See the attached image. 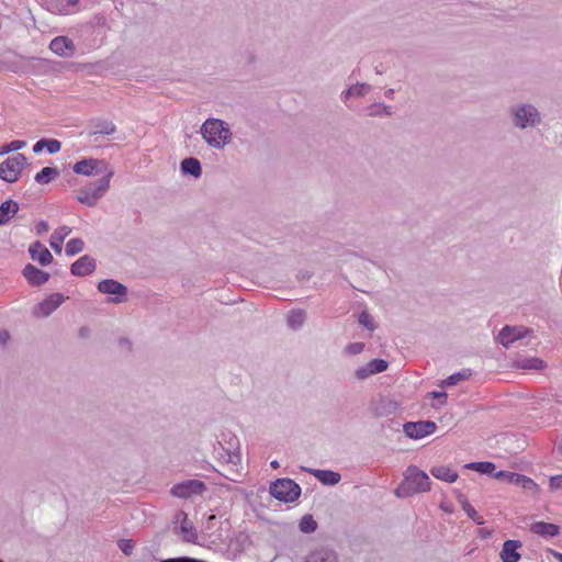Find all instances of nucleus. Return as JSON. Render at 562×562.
Listing matches in <instances>:
<instances>
[{"label":"nucleus","mask_w":562,"mask_h":562,"mask_svg":"<svg viewBox=\"0 0 562 562\" xmlns=\"http://www.w3.org/2000/svg\"><path fill=\"white\" fill-rule=\"evenodd\" d=\"M228 443L232 449H226L225 445L221 441L215 451L221 462V470H217L224 477L232 482H238L241 476V456L239 451V441L237 437L229 436Z\"/></svg>","instance_id":"obj_1"},{"label":"nucleus","mask_w":562,"mask_h":562,"mask_svg":"<svg viewBox=\"0 0 562 562\" xmlns=\"http://www.w3.org/2000/svg\"><path fill=\"white\" fill-rule=\"evenodd\" d=\"M510 125L518 131L536 130L542 124V114L530 102H515L507 108Z\"/></svg>","instance_id":"obj_2"},{"label":"nucleus","mask_w":562,"mask_h":562,"mask_svg":"<svg viewBox=\"0 0 562 562\" xmlns=\"http://www.w3.org/2000/svg\"><path fill=\"white\" fill-rule=\"evenodd\" d=\"M200 133L206 144L215 149H223L232 142L233 137L229 125L225 121L214 117L203 122Z\"/></svg>","instance_id":"obj_3"},{"label":"nucleus","mask_w":562,"mask_h":562,"mask_svg":"<svg viewBox=\"0 0 562 562\" xmlns=\"http://www.w3.org/2000/svg\"><path fill=\"white\" fill-rule=\"evenodd\" d=\"M429 490V476L416 465H409L404 473L403 482L395 488L394 493L397 497L406 498Z\"/></svg>","instance_id":"obj_4"},{"label":"nucleus","mask_w":562,"mask_h":562,"mask_svg":"<svg viewBox=\"0 0 562 562\" xmlns=\"http://www.w3.org/2000/svg\"><path fill=\"white\" fill-rule=\"evenodd\" d=\"M113 175L114 171H109L106 176H102L101 179L98 180L94 187L82 188L77 195V200L89 207L95 206L98 201L109 190Z\"/></svg>","instance_id":"obj_5"},{"label":"nucleus","mask_w":562,"mask_h":562,"mask_svg":"<svg viewBox=\"0 0 562 562\" xmlns=\"http://www.w3.org/2000/svg\"><path fill=\"white\" fill-rule=\"evenodd\" d=\"M269 492L280 502L292 503L300 497L301 487L291 479H278L271 483Z\"/></svg>","instance_id":"obj_6"},{"label":"nucleus","mask_w":562,"mask_h":562,"mask_svg":"<svg viewBox=\"0 0 562 562\" xmlns=\"http://www.w3.org/2000/svg\"><path fill=\"white\" fill-rule=\"evenodd\" d=\"M25 166L26 157L23 154L7 158L0 164V179L9 183L18 181Z\"/></svg>","instance_id":"obj_7"},{"label":"nucleus","mask_w":562,"mask_h":562,"mask_svg":"<svg viewBox=\"0 0 562 562\" xmlns=\"http://www.w3.org/2000/svg\"><path fill=\"white\" fill-rule=\"evenodd\" d=\"M205 491L206 485L204 482L192 479L175 484L170 490V494L177 498L189 499L202 495Z\"/></svg>","instance_id":"obj_8"},{"label":"nucleus","mask_w":562,"mask_h":562,"mask_svg":"<svg viewBox=\"0 0 562 562\" xmlns=\"http://www.w3.org/2000/svg\"><path fill=\"white\" fill-rule=\"evenodd\" d=\"M74 172L83 176H106V172L113 171L108 162L101 159L88 158L82 159L74 165Z\"/></svg>","instance_id":"obj_9"},{"label":"nucleus","mask_w":562,"mask_h":562,"mask_svg":"<svg viewBox=\"0 0 562 562\" xmlns=\"http://www.w3.org/2000/svg\"><path fill=\"white\" fill-rule=\"evenodd\" d=\"M404 432L412 439H422L436 431L437 425L431 420L408 422L403 426Z\"/></svg>","instance_id":"obj_10"},{"label":"nucleus","mask_w":562,"mask_h":562,"mask_svg":"<svg viewBox=\"0 0 562 562\" xmlns=\"http://www.w3.org/2000/svg\"><path fill=\"white\" fill-rule=\"evenodd\" d=\"M532 330L522 326H505L497 335V341L508 348L517 340H521L531 334Z\"/></svg>","instance_id":"obj_11"},{"label":"nucleus","mask_w":562,"mask_h":562,"mask_svg":"<svg viewBox=\"0 0 562 562\" xmlns=\"http://www.w3.org/2000/svg\"><path fill=\"white\" fill-rule=\"evenodd\" d=\"M98 290L104 294L115 295L111 301L113 303H121L125 301L127 295V288L113 279H104L98 283Z\"/></svg>","instance_id":"obj_12"},{"label":"nucleus","mask_w":562,"mask_h":562,"mask_svg":"<svg viewBox=\"0 0 562 562\" xmlns=\"http://www.w3.org/2000/svg\"><path fill=\"white\" fill-rule=\"evenodd\" d=\"M65 296L60 293H53L45 300L35 305L33 314L36 317H48L65 301Z\"/></svg>","instance_id":"obj_13"},{"label":"nucleus","mask_w":562,"mask_h":562,"mask_svg":"<svg viewBox=\"0 0 562 562\" xmlns=\"http://www.w3.org/2000/svg\"><path fill=\"white\" fill-rule=\"evenodd\" d=\"M389 367V363L383 359H373L369 361L367 364L359 367L355 371V376L357 380H366L373 374L384 372Z\"/></svg>","instance_id":"obj_14"},{"label":"nucleus","mask_w":562,"mask_h":562,"mask_svg":"<svg viewBox=\"0 0 562 562\" xmlns=\"http://www.w3.org/2000/svg\"><path fill=\"white\" fill-rule=\"evenodd\" d=\"M49 49L56 55L68 58L74 56L76 47L74 42L67 36H57L49 43Z\"/></svg>","instance_id":"obj_15"},{"label":"nucleus","mask_w":562,"mask_h":562,"mask_svg":"<svg viewBox=\"0 0 562 562\" xmlns=\"http://www.w3.org/2000/svg\"><path fill=\"white\" fill-rule=\"evenodd\" d=\"M116 132V125L109 120L98 119L91 121L90 131L88 132L89 137H94V142L98 140V135H113Z\"/></svg>","instance_id":"obj_16"},{"label":"nucleus","mask_w":562,"mask_h":562,"mask_svg":"<svg viewBox=\"0 0 562 562\" xmlns=\"http://www.w3.org/2000/svg\"><path fill=\"white\" fill-rule=\"evenodd\" d=\"M23 277L26 279L30 285L41 286L49 280V273L45 272L32 263H27L22 270Z\"/></svg>","instance_id":"obj_17"},{"label":"nucleus","mask_w":562,"mask_h":562,"mask_svg":"<svg viewBox=\"0 0 562 562\" xmlns=\"http://www.w3.org/2000/svg\"><path fill=\"white\" fill-rule=\"evenodd\" d=\"M29 254L31 259L37 261L41 266H47L53 261L50 251L38 240L30 245Z\"/></svg>","instance_id":"obj_18"},{"label":"nucleus","mask_w":562,"mask_h":562,"mask_svg":"<svg viewBox=\"0 0 562 562\" xmlns=\"http://www.w3.org/2000/svg\"><path fill=\"white\" fill-rule=\"evenodd\" d=\"M95 260L85 255L71 265L70 272L76 277H85L91 274L95 270Z\"/></svg>","instance_id":"obj_19"},{"label":"nucleus","mask_w":562,"mask_h":562,"mask_svg":"<svg viewBox=\"0 0 562 562\" xmlns=\"http://www.w3.org/2000/svg\"><path fill=\"white\" fill-rule=\"evenodd\" d=\"M519 540H506L499 553L502 562H518L521 558L518 549L521 548Z\"/></svg>","instance_id":"obj_20"},{"label":"nucleus","mask_w":562,"mask_h":562,"mask_svg":"<svg viewBox=\"0 0 562 562\" xmlns=\"http://www.w3.org/2000/svg\"><path fill=\"white\" fill-rule=\"evenodd\" d=\"M398 409V403L390 397H381L373 404L372 411L375 416L386 417L393 415Z\"/></svg>","instance_id":"obj_21"},{"label":"nucleus","mask_w":562,"mask_h":562,"mask_svg":"<svg viewBox=\"0 0 562 562\" xmlns=\"http://www.w3.org/2000/svg\"><path fill=\"white\" fill-rule=\"evenodd\" d=\"M302 470L314 475L324 485H336L341 480V475L331 470H317L310 468H302Z\"/></svg>","instance_id":"obj_22"},{"label":"nucleus","mask_w":562,"mask_h":562,"mask_svg":"<svg viewBox=\"0 0 562 562\" xmlns=\"http://www.w3.org/2000/svg\"><path fill=\"white\" fill-rule=\"evenodd\" d=\"M305 562H338V555L333 549L319 547L308 553Z\"/></svg>","instance_id":"obj_23"},{"label":"nucleus","mask_w":562,"mask_h":562,"mask_svg":"<svg viewBox=\"0 0 562 562\" xmlns=\"http://www.w3.org/2000/svg\"><path fill=\"white\" fill-rule=\"evenodd\" d=\"M370 90H371V86L370 85L364 83V82H358V83L349 87L347 90L342 91L341 100L344 101V103H347V101L350 98H362Z\"/></svg>","instance_id":"obj_24"},{"label":"nucleus","mask_w":562,"mask_h":562,"mask_svg":"<svg viewBox=\"0 0 562 562\" xmlns=\"http://www.w3.org/2000/svg\"><path fill=\"white\" fill-rule=\"evenodd\" d=\"M531 531L542 537H555L560 533V527L551 522L538 521L531 525Z\"/></svg>","instance_id":"obj_25"},{"label":"nucleus","mask_w":562,"mask_h":562,"mask_svg":"<svg viewBox=\"0 0 562 562\" xmlns=\"http://www.w3.org/2000/svg\"><path fill=\"white\" fill-rule=\"evenodd\" d=\"M19 211L18 202L9 199L0 205V225L7 224Z\"/></svg>","instance_id":"obj_26"},{"label":"nucleus","mask_w":562,"mask_h":562,"mask_svg":"<svg viewBox=\"0 0 562 562\" xmlns=\"http://www.w3.org/2000/svg\"><path fill=\"white\" fill-rule=\"evenodd\" d=\"M430 473L438 480L446 481L449 483H453L458 479V473L453 471L450 467L446 465H437L432 467Z\"/></svg>","instance_id":"obj_27"},{"label":"nucleus","mask_w":562,"mask_h":562,"mask_svg":"<svg viewBox=\"0 0 562 562\" xmlns=\"http://www.w3.org/2000/svg\"><path fill=\"white\" fill-rule=\"evenodd\" d=\"M181 171L184 175H191L194 178H199L202 173V167L199 159L189 157L184 158L180 165Z\"/></svg>","instance_id":"obj_28"},{"label":"nucleus","mask_w":562,"mask_h":562,"mask_svg":"<svg viewBox=\"0 0 562 562\" xmlns=\"http://www.w3.org/2000/svg\"><path fill=\"white\" fill-rule=\"evenodd\" d=\"M457 499L470 519H472L477 525L484 524L483 518L477 514L474 507L471 506L465 495L458 493Z\"/></svg>","instance_id":"obj_29"},{"label":"nucleus","mask_w":562,"mask_h":562,"mask_svg":"<svg viewBox=\"0 0 562 562\" xmlns=\"http://www.w3.org/2000/svg\"><path fill=\"white\" fill-rule=\"evenodd\" d=\"M61 144L57 139L42 138L33 146V151L40 154L43 149H47L49 154H56L60 150Z\"/></svg>","instance_id":"obj_30"},{"label":"nucleus","mask_w":562,"mask_h":562,"mask_svg":"<svg viewBox=\"0 0 562 562\" xmlns=\"http://www.w3.org/2000/svg\"><path fill=\"white\" fill-rule=\"evenodd\" d=\"M305 319H306L305 311L297 308V310H292L289 312L288 317H286V323L291 329L296 330V329H300L304 325Z\"/></svg>","instance_id":"obj_31"},{"label":"nucleus","mask_w":562,"mask_h":562,"mask_svg":"<svg viewBox=\"0 0 562 562\" xmlns=\"http://www.w3.org/2000/svg\"><path fill=\"white\" fill-rule=\"evenodd\" d=\"M70 232L71 231L69 227L61 226L52 234L49 245L56 252L61 251V245L64 243V239L68 234H70Z\"/></svg>","instance_id":"obj_32"},{"label":"nucleus","mask_w":562,"mask_h":562,"mask_svg":"<svg viewBox=\"0 0 562 562\" xmlns=\"http://www.w3.org/2000/svg\"><path fill=\"white\" fill-rule=\"evenodd\" d=\"M179 517H182L180 531L187 541H193L196 538V531L192 522L189 520L188 515L183 510H179Z\"/></svg>","instance_id":"obj_33"},{"label":"nucleus","mask_w":562,"mask_h":562,"mask_svg":"<svg viewBox=\"0 0 562 562\" xmlns=\"http://www.w3.org/2000/svg\"><path fill=\"white\" fill-rule=\"evenodd\" d=\"M59 176V171L54 167H44L35 175L34 180L40 184H47Z\"/></svg>","instance_id":"obj_34"},{"label":"nucleus","mask_w":562,"mask_h":562,"mask_svg":"<svg viewBox=\"0 0 562 562\" xmlns=\"http://www.w3.org/2000/svg\"><path fill=\"white\" fill-rule=\"evenodd\" d=\"M470 376H471V370H469V369L462 370V371L453 373V374L449 375L447 379H445L441 382V386L446 387V386L456 385L460 381L468 380Z\"/></svg>","instance_id":"obj_35"},{"label":"nucleus","mask_w":562,"mask_h":562,"mask_svg":"<svg viewBox=\"0 0 562 562\" xmlns=\"http://www.w3.org/2000/svg\"><path fill=\"white\" fill-rule=\"evenodd\" d=\"M465 468L477 471L482 474H493L495 470V464L490 461H481L468 463Z\"/></svg>","instance_id":"obj_36"},{"label":"nucleus","mask_w":562,"mask_h":562,"mask_svg":"<svg viewBox=\"0 0 562 562\" xmlns=\"http://www.w3.org/2000/svg\"><path fill=\"white\" fill-rule=\"evenodd\" d=\"M521 475L522 474H518V473H514V472H509V471H498V472L493 474V476L496 480H503V481H506V482H508L510 484H514V485H519L520 484V481L522 480Z\"/></svg>","instance_id":"obj_37"},{"label":"nucleus","mask_w":562,"mask_h":562,"mask_svg":"<svg viewBox=\"0 0 562 562\" xmlns=\"http://www.w3.org/2000/svg\"><path fill=\"white\" fill-rule=\"evenodd\" d=\"M299 527L302 532L311 533L317 529V522L312 515H304L300 520Z\"/></svg>","instance_id":"obj_38"},{"label":"nucleus","mask_w":562,"mask_h":562,"mask_svg":"<svg viewBox=\"0 0 562 562\" xmlns=\"http://www.w3.org/2000/svg\"><path fill=\"white\" fill-rule=\"evenodd\" d=\"M83 241L80 238H72L70 239L66 245V255L67 256H75L82 251L83 249Z\"/></svg>","instance_id":"obj_39"},{"label":"nucleus","mask_w":562,"mask_h":562,"mask_svg":"<svg viewBox=\"0 0 562 562\" xmlns=\"http://www.w3.org/2000/svg\"><path fill=\"white\" fill-rule=\"evenodd\" d=\"M358 322L361 326L367 328L370 331H373L376 328V325L372 318V316L367 312L362 311L359 315Z\"/></svg>","instance_id":"obj_40"},{"label":"nucleus","mask_w":562,"mask_h":562,"mask_svg":"<svg viewBox=\"0 0 562 562\" xmlns=\"http://www.w3.org/2000/svg\"><path fill=\"white\" fill-rule=\"evenodd\" d=\"M544 367V362L539 358H529L524 359L519 362V368L521 369H542Z\"/></svg>","instance_id":"obj_41"},{"label":"nucleus","mask_w":562,"mask_h":562,"mask_svg":"<svg viewBox=\"0 0 562 562\" xmlns=\"http://www.w3.org/2000/svg\"><path fill=\"white\" fill-rule=\"evenodd\" d=\"M364 344L363 342H351L345 347V352L350 356L359 355L363 351Z\"/></svg>","instance_id":"obj_42"},{"label":"nucleus","mask_w":562,"mask_h":562,"mask_svg":"<svg viewBox=\"0 0 562 562\" xmlns=\"http://www.w3.org/2000/svg\"><path fill=\"white\" fill-rule=\"evenodd\" d=\"M25 145L23 140H12L10 144L5 145L0 154H7L9 151H15L21 149Z\"/></svg>","instance_id":"obj_43"},{"label":"nucleus","mask_w":562,"mask_h":562,"mask_svg":"<svg viewBox=\"0 0 562 562\" xmlns=\"http://www.w3.org/2000/svg\"><path fill=\"white\" fill-rule=\"evenodd\" d=\"M119 547L123 551L124 554L131 555L133 552L134 544L131 540H121L119 542Z\"/></svg>","instance_id":"obj_44"},{"label":"nucleus","mask_w":562,"mask_h":562,"mask_svg":"<svg viewBox=\"0 0 562 562\" xmlns=\"http://www.w3.org/2000/svg\"><path fill=\"white\" fill-rule=\"evenodd\" d=\"M521 481H520V484L522 486V488L527 490V491H535L537 488V484L529 477L525 476V475H521Z\"/></svg>","instance_id":"obj_45"},{"label":"nucleus","mask_w":562,"mask_h":562,"mask_svg":"<svg viewBox=\"0 0 562 562\" xmlns=\"http://www.w3.org/2000/svg\"><path fill=\"white\" fill-rule=\"evenodd\" d=\"M48 228H49V226L46 221H40L35 225L36 235H38V236L43 235L44 233H46L48 231Z\"/></svg>","instance_id":"obj_46"},{"label":"nucleus","mask_w":562,"mask_h":562,"mask_svg":"<svg viewBox=\"0 0 562 562\" xmlns=\"http://www.w3.org/2000/svg\"><path fill=\"white\" fill-rule=\"evenodd\" d=\"M244 59L246 64L252 65L257 61V56L254 52L247 50L244 53Z\"/></svg>","instance_id":"obj_47"},{"label":"nucleus","mask_w":562,"mask_h":562,"mask_svg":"<svg viewBox=\"0 0 562 562\" xmlns=\"http://www.w3.org/2000/svg\"><path fill=\"white\" fill-rule=\"evenodd\" d=\"M10 333L5 329L0 330V346L4 347L10 340Z\"/></svg>","instance_id":"obj_48"},{"label":"nucleus","mask_w":562,"mask_h":562,"mask_svg":"<svg viewBox=\"0 0 562 562\" xmlns=\"http://www.w3.org/2000/svg\"><path fill=\"white\" fill-rule=\"evenodd\" d=\"M550 485L553 488H560L562 487V474L555 475L550 479Z\"/></svg>","instance_id":"obj_49"},{"label":"nucleus","mask_w":562,"mask_h":562,"mask_svg":"<svg viewBox=\"0 0 562 562\" xmlns=\"http://www.w3.org/2000/svg\"><path fill=\"white\" fill-rule=\"evenodd\" d=\"M374 108H381L382 109V113L385 114V115H392V108L390 105H385V104H382V103H376L373 105Z\"/></svg>","instance_id":"obj_50"},{"label":"nucleus","mask_w":562,"mask_h":562,"mask_svg":"<svg viewBox=\"0 0 562 562\" xmlns=\"http://www.w3.org/2000/svg\"><path fill=\"white\" fill-rule=\"evenodd\" d=\"M78 336L82 339H86L90 336V328L87 326H82L78 330Z\"/></svg>","instance_id":"obj_51"},{"label":"nucleus","mask_w":562,"mask_h":562,"mask_svg":"<svg viewBox=\"0 0 562 562\" xmlns=\"http://www.w3.org/2000/svg\"><path fill=\"white\" fill-rule=\"evenodd\" d=\"M430 395L435 398H440L441 404H445L446 398H447V394L445 392L434 391L430 393Z\"/></svg>","instance_id":"obj_52"},{"label":"nucleus","mask_w":562,"mask_h":562,"mask_svg":"<svg viewBox=\"0 0 562 562\" xmlns=\"http://www.w3.org/2000/svg\"><path fill=\"white\" fill-rule=\"evenodd\" d=\"M119 342H120L121 346H124V347H126L128 349H131V347H132V342L127 338H121L119 340Z\"/></svg>","instance_id":"obj_53"},{"label":"nucleus","mask_w":562,"mask_h":562,"mask_svg":"<svg viewBox=\"0 0 562 562\" xmlns=\"http://www.w3.org/2000/svg\"><path fill=\"white\" fill-rule=\"evenodd\" d=\"M550 553L560 562H562V553L561 552H558V551H554V550H550Z\"/></svg>","instance_id":"obj_54"},{"label":"nucleus","mask_w":562,"mask_h":562,"mask_svg":"<svg viewBox=\"0 0 562 562\" xmlns=\"http://www.w3.org/2000/svg\"><path fill=\"white\" fill-rule=\"evenodd\" d=\"M394 94V89L390 88L385 91V97L392 99Z\"/></svg>","instance_id":"obj_55"},{"label":"nucleus","mask_w":562,"mask_h":562,"mask_svg":"<svg viewBox=\"0 0 562 562\" xmlns=\"http://www.w3.org/2000/svg\"><path fill=\"white\" fill-rule=\"evenodd\" d=\"M270 465L273 468V469H278L279 468V462L277 460L272 461L270 463Z\"/></svg>","instance_id":"obj_56"},{"label":"nucleus","mask_w":562,"mask_h":562,"mask_svg":"<svg viewBox=\"0 0 562 562\" xmlns=\"http://www.w3.org/2000/svg\"><path fill=\"white\" fill-rule=\"evenodd\" d=\"M176 520L181 524L182 517H179V512L175 516Z\"/></svg>","instance_id":"obj_57"},{"label":"nucleus","mask_w":562,"mask_h":562,"mask_svg":"<svg viewBox=\"0 0 562 562\" xmlns=\"http://www.w3.org/2000/svg\"><path fill=\"white\" fill-rule=\"evenodd\" d=\"M161 562H179L177 559H167V560H164Z\"/></svg>","instance_id":"obj_58"},{"label":"nucleus","mask_w":562,"mask_h":562,"mask_svg":"<svg viewBox=\"0 0 562 562\" xmlns=\"http://www.w3.org/2000/svg\"><path fill=\"white\" fill-rule=\"evenodd\" d=\"M225 442H226V446H225V447H226V449H232V448H231V445L228 443V440H227V441H225Z\"/></svg>","instance_id":"obj_59"},{"label":"nucleus","mask_w":562,"mask_h":562,"mask_svg":"<svg viewBox=\"0 0 562 562\" xmlns=\"http://www.w3.org/2000/svg\"><path fill=\"white\" fill-rule=\"evenodd\" d=\"M0 562H3L2 560H0Z\"/></svg>","instance_id":"obj_60"}]
</instances>
